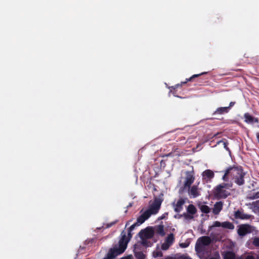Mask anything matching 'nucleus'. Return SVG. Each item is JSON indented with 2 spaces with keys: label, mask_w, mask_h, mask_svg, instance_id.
<instances>
[{
  "label": "nucleus",
  "mask_w": 259,
  "mask_h": 259,
  "mask_svg": "<svg viewBox=\"0 0 259 259\" xmlns=\"http://www.w3.org/2000/svg\"><path fill=\"white\" fill-rule=\"evenodd\" d=\"M186 180L184 183L185 187L190 188L191 184L194 182L195 178L193 175V171H187Z\"/></svg>",
  "instance_id": "nucleus-10"
},
{
  "label": "nucleus",
  "mask_w": 259,
  "mask_h": 259,
  "mask_svg": "<svg viewBox=\"0 0 259 259\" xmlns=\"http://www.w3.org/2000/svg\"><path fill=\"white\" fill-rule=\"evenodd\" d=\"M253 245L256 247H259V237H256L253 241Z\"/></svg>",
  "instance_id": "nucleus-31"
},
{
  "label": "nucleus",
  "mask_w": 259,
  "mask_h": 259,
  "mask_svg": "<svg viewBox=\"0 0 259 259\" xmlns=\"http://www.w3.org/2000/svg\"><path fill=\"white\" fill-rule=\"evenodd\" d=\"M237 259H244L242 257H238ZM245 259H254V257L252 255H247Z\"/></svg>",
  "instance_id": "nucleus-34"
},
{
  "label": "nucleus",
  "mask_w": 259,
  "mask_h": 259,
  "mask_svg": "<svg viewBox=\"0 0 259 259\" xmlns=\"http://www.w3.org/2000/svg\"><path fill=\"white\" fill-rule=\"evenodd\" d=\"M231 176V172H230V168L229 167L228 168L224 174V175L223 177V180L225 181H228V177Z\"/></svg>",
  "instance_id": "nucleus-24"
},
{
  "label": "nucleus",
  "mask_w": 259,
  "mask_h": 259,
  "mask_svg": "<svg viewBox=\"0 0 259 259\" xmlns=\"http://www.w3.org/2000/svg\"><path fill=\"white\" fill-rule=\"evenodd\" d=\"M202 175L203 179L205 180L206 182L210 181L214 177L213 172L210 169H206L204 170Z\"/></svg>",
  "instance_id": "nucleus-13"
},
{
  "label": "nucleus",
  "mask_w": 259,
  "mask_h": 259,
  "mask_svg": "<svg viewBox=\"0 0 259 259\" xmlns=\"http://www.w3.org/2000/svg\"><path fill=\"white\" fill-rule=\"evenodd\" d=\"M213 227H222L223 228L233 230L234 229V225L233 223L229 222H224L221 223L219 221H215L212 225Z\"/></svg>",
  "instance_id": "nucleus-8"
},
{
  "label": "nucleus",
  "mask_w": 259,
  "mask_h": 259,
  "mask_svg": "<svg viewBox=\"0 0 259 259\" xmlns=\"http://www.w3.org/2000/svg\"><path fill=\"white\" fill-rule=\"evenodd\" d=\"M130 221H128L125 225V227H127L130 224Z\"/></svg>",
  "instance_id": "nucleus-41"
},
{
  "label": "nucleus",
  "mask_w": 259,
  "mask_h": 259,
  "mask_svg": "<svg viewBox=\"0 0 259 259\" xmlns=\"http://www.w3.org/2000/svg\"><path fill=\"white\" fill-rule=\"evenodd\" d=\"M234 216L235 219L240 220H249L253 217L252 215L245 213L239 210L235 211Z\"/></svg>",
  "instance_id": "nucleus-11"
},
{
  "label": "nucleus",
  "mask_w": 259,
  "mask_h": 259,
  "mask_svg": "<svg viewBox=\"0 0 259 259\" xmlns=\"http://www.w3.org/2000/svg\"><path fill=\"white\" fill-rule=\"evenodd\" d=\"M209 259H220V257L219 255H218L215 257H211L209 258Z\"/></svg>",
  "instance_id": "nucleus-40"
},
{
  "label": "nucleus",
  "mask_w": 259,
  "mask_h": 259,
  "mask_svg": "<svg viewBox=\"0 0 259 259\" xmlns=\"http://www.w3.org/2000/svg\"><path fill=\"white\" fill-rule=\"evenodd\" d=\"M153 256L155 258L162 257L163 256V253L160 250H156L153 252Z\"/></svg>",
  "instance_id": "nucleus-27"
},
{
  "label": "nucleus",
  "mask_w": 259,
  "mask_h": 259,
  "mask_svg": "<svg viewBox=\"0 0 259 259\" xmlns=\"http://www.w3.org/2000/svg\"><path fill=\"white\" fill-rule=\"evenodd\" d=\"M237 233L239 236L243 237L253 231V227L249 224H241L238 226Z\"/></svg>",
  "instance_id": "nucleus-4"
},
{
  "label": "nucleus",
  "mask_w": 259,
  "mask_h": 259,
  "mask_svg": "<svg viewBox=\"0 0 259 259\" xmlns=\"http://www.w3.org/2000/svg\"><path fill=\"white\" fill-rule=\"evenodd\" d=\"M180 217H183L185 218V219L187 220H192L194 219V216L188 213L187 212V213L184 212L183 213V214H181Z\"/></svg>",
  "instance_id": "nucleus-26"
},
{
  "label": "nucleus",
  "mask_w": 259,
  "mask_h": 259,
  "mask_svg": "<svg viewBox=\"0 0 259 259\" xmlns=\"http://www.w3.org/2000/svg\"><path fill=\"white\" fill-rule=\"evenodd\" d=\"M211 243V240L208 236H202L198 238L197 240L195 249L197 251H199L201 249L202 246H208Z\"/></svg>",
  "instance_id": "nucleus-6"
},
{
  "label": "nucleus",
  "mask_w": 259,
  "mask_h": 259,
  "mask_svg": "<svg viewBox=\"0 0 259 259\" xmlns=\"http://www.w3.org/2000/svg\"><path fill=\"white\" fill-rule=\"evenodd\" d=\"M224 259H235V253L230 251H227L224 256Z\"/></svg>",
  "instance_id": "nucleus-19"
},
{
  "label": "nucleus",
  "mask_w": 259,
  "mask_h": 259,
  "mask_svg": "<svg viewBox=\"0 0 259 259\" xmlns=\"http://www.w3.org/2000/svg\"><path fill=\"white\" fill-rule=\"evenodd\" d=\"M206 73H207V72H203V73L198 74H194V75H192L191 77H190L189 79H187V81H191V80H192V79L193 78L197 77L199 76L200 75H201L204 74H206Z\"/></svg>",
  "instance_id": "nucleus-30"
},
{
  "label": "nucleus",
  "mask_w": 259,
  "mask_h": 259,
  "mask_svg": "<svg viewBox=\"0 0 259 259\" xmlns=\"http://www.w3.org/2000/svg\"><path fill=\"white\" fill-rule=\"evenodd\" d=\"M163 201V199L160 197H155L152 204L150 205L149 209L147 211H149L150 213L152 214H156L160 208L161 204Z\"/></svg>",
  "instance_id": "nucleus-5"
},
{
  "label": "nucleus",
  "mask_w": 259,
  "mask_h": 259,
  "mask_svg": "<svg viewBox=\"0 0 259 259\" xmlns=\"http://www.w3.org/2000/svg\"><path fill=\"white\" fill-rule=\"evenodd\" d=\"M223 142V144H224V148L227 149V150H229V148L228 147L227 145H228V143L226 142H223V141H219L218 143H219L220 142Z\"/></svg>",
  "instance_id": "nucleus-36"
},
{
  "label": "nucleus",
  "mask_w": 259,
  "mask_h": 259,
  "mask_svg": "<svg viewBox=\"0 0 259 259\" xmlns=\"http://www.w3.org/2000/svg\"><path fill=\"white\" fill-rule=\"evenodd\" d=\"M223 203L221 201L217 202L214 205L212 212L214 214H218L222 209Z\"/></svg>",
  "instance_id": "nucleus-16"
},
{
  "label": "nucleus",
  "mask_w": 259,
  "mask_h": 259,
  "mask_svg": "<svg viewBox=\"0 0 259 259\" xmlns=\"http://www.w3.org/2000/svg\"><path fill=\"white\" fill-rule=\"evenodd\" d=\"M244 122L247 123H257L258 120L257 118H255L251 116L249 113H245L244 114Z\"/></svg>",
  "instance_id": "nucleus-14"
},
{
  "label": "nucleus",
  "mask_w": 259,
  "mask_h": 259,
  "mask_svg": "<svg viewBox=\"0 0 259 259\" xmlns=\"http://www.w3.org/2000/svg\"><path fill=\"white\" fill-rule=\"evenodd\" d=\"M132 237V232H128V234H127V238H129L130 240L131 239V238Z\"/></svg>",
  "instance_id": "nucleus-38"
},
{
  "label": "nucleus",
  "mask_w": 259,
  "mask_h": 259,
  "mask_svg": "<svg viewBox=\"0 0 259 259\" xmlns=\"http://www.w3.org/2000/svg\"><path fill=\"white\" fill-rule=\"evenodd\" d=\"M174 236L173 234H170L168 235L165 239V242L170 245H171L174 241Z\"/></svg>",
  "instance_id": "nucleus-23"
},
{
  "label": "nucleus",
  "mask_w": 259,
  "mask_h": 259,
  "mask_svg": "<svg viewBox=\"0 0 259 259\" xmlns=\"http://www.w3.org/2000/svg\"><path fill=\"white\" fill-rule=\"evenodd\" d=\"M231 177L234 182L239 186L244 184V178L245 173L241 166L230 167Z\"/></svg>",
  "instance_id": "nucleus-2"
},
{
  "label": "nucleus",
  "mask_w": 259,
  "mask_h": 259,
  "mask_svg": "<svg viewBox=\"0 0 259 259\" xmlns=\"http://www.w3.org/2000/svg\"><path fill=\"white\" fill-rule=\"evenodd\" d=\"M190 194L195 198L198 196L200 194L198 190V187L196 185L193 186L190 190Z\"/></svg>",
  "instance_id": "nucleus-17"
},
{
  "label": "nucleus",
  "mask_w": 259,
  "mask_h": 259,
  "mask_svg": "<svg viewBox=\"0 0 259 259\" xmlns=\"http://www.w3.org/2000/svg\"><path fill=\"white\" fill-rule=\"evenodd\" d=\"M139 235L141 238H142V236H143L146 239H151L153 237L154 232L152 228H147L144 230H142L139 232Z\"/></svg>",
  "instance_id": "nucleus-7"
},
{
  "label": "nucleus",
  "mask_w": 259,
  "mask_h": 259,
  "mask_svg": "<svg viewBox=\"0 0 259 259\" xmlns=\"http://www.w3.org/2000/svg\"><path fill=\"white\" fill-rule=\"evenodd\" d=\"M185 203V200L183 198H180L176 203L174 202L171 205L174 209V210L176 212H181L183 208V205Z\"/></svg>",
  "instance_id": "nucleus-9"
},
{
  "label": "nucleus",
  "mask_w": 259,
  "mask_h": 259,
  "mask_svg": "<svg viewBox=\"0 0 259 259\" xmlns=\"http://www.w3.org/2000/svg\"><path fill=\"white\" fill-rule=\"evenodd\" d=\"M227 185V184L223 183L217 186L214 191L215 197L219 199L226 198L230 195V193L225 189Z\"/></svg>",
  "instance_id": "nucleus-3"
},
{
  "label": "nucleus",
  "mask_w": 259,
  "mask_h": 259,
  "mask_svg": "<svg viewBox=\"0 0 259 259\" xmlns=\"http://www.w3.org/2000/svg\"><path fill=\"white\" fill-rule=\"evenodd\" d=\"M188 244H186V243H181L180 244V246L181 247H183V248H185V247H187L188 246Z\"/></svg>",
  "instance_id": "nucleus-39"
},
{
  "label": "nucleus",
  "mask_w": 259,
  "mask_h": 259,
  "mask_svg": "<svg viewBox=\"0 0 259 259\" xmlns=\"http://www.w3.org/2000/svg\"><path fill=\"white\" fill-rule=\"evenodd\" d=\"M156 231L157 233L161 235V236H164L165 235L163 225H160L158 226L156 229Z\"/></svg>",
  "instance_id": "nucleus-22"
},
{
  "label": "nucleus",
  "mask_w": 259,
  "mask_h": 259,
  "mask_svg": "<svg viewBox=\"0 0 259 259\" xmlns=\"http://www.w3.org/2000/svg\"><path fill=\"white\" fill-rule=\"evenodd\" d=\"M118 220H116L114 222H111L110 223H108L106 224V228H110L112 226L114 225L115 224H116L117 222H118Z\"/></svg>",
  "instance_id": "nucleus-33"
},
{
  "label": "nucleus",
  "mask_w": 259,
  "mask_h": 259,
  "mask_svg": "<svg viewBox=\"0 0 259 259\" xmlns=\"http://www.w3.org/2000/svg\"><path fill=\"white\" fill-rule=\"evenodd\" d=\"M168 215V213L167 212H165L164 213H163L161 216H160L159 218V220H163V219H164L166 216Z\"/></svg>",
  "instance_id": "nucleus-35"
},
{
  "label": "nucleus",
  "mask_w": 259,
  "mask_h": 259,
  "mask_svg": "<svg viewBox=\"0 0 259 259\" xmlns=\"http://www.w3.org/2000/svg\"><path fill=\"white\" fill-rule=\"evenodd\" d=\"M187 81L183 82V83H186Z\"/></svg>",
  "instance_id": "nucleus-43"
},
{
  "label": "nucleus",
  "mask_w": 259,
  "mask_h": 259,
  "mask_svg": "<svg viewBox=\"0 0 259 259\" xmlns=\"http://www.w3.org/2000/svg\"><path fill=\"white\" fill-rule=\"evenodd\" d=\"M199 208L200 210L205 213H208L210 212V209L208 206L206 205H201L199 206Z\"/></svg>",
  "instance_id": "nucleus-21"
},
{
  "label": "nucleus",
  "mask_w": 259,
  "mask_h": 259,
  "mask_svg": "<svg viewBox=\"0 0 259 259\" xmlns=\"http://www.w3.org/2000/svg\"><path fill=\"white\" fill-rule=\"evenodd\" d=\"M235 103H236L235 102H231L230 103L229 106L227 107H229V110H230L231 107H232L235 104Z\"/></svg>",
  "instance_id": "nucleus-37"
},
{
  "label": "nucleus",
  "mask_w": 259,
  "mask_h": 259,
  "mask_svg": "<svg viewBox=\"0 0 259 259\" xmlns=\"http://www.w3.org/2000/svg\"><path fill=\"white\" fill-rule=\"evenodd\" d=\"M151 215V213L149 211L146 210L142 214H141L137 219V224L140 225L142 224L146 220L148 219Z\"/></svg>",
  "instance_id": "nucleus-12"
},
{
  "label": "nucleus",
  "mask_w": 259,
  "mask_h": 259,
  "mask_svg": "<svg viewBox=\"0 0 259 259\" xmlns=\"http://www.w3.org/2000/svg\"><path fill=\"white\" fill-rule=\"evenodd\" d=\"M129 241L130 239L126 237L125 233L122 231L121 238L119 241L118 247H114L111 248L108 252L107 256L103 259H113L118 255L122 253L126 249Z\"/></svg>",
  "instance_id": "nucleus-1"
},
{
  "label": "nucleus",
  "mask_w": 259,
  "mask_h": 259,
  "mask_svg": "<svg viewBox=\"0 0 259 259\" xmlns=\"http://www.w3.org/2000/svg\"><path fill=\"white\" fill-rule=\"evenodd\" d=\"M138 226H140V225L139 224H137V222H136L129 228L128 232H132L135 229V227Z\"/></svg>",
  "instance_id": "nucleus-32"
},
{
  "label": "nucleus",
  "mask_w": 259,
  "mask_h": 259,
  "mask_svg": "<svg viewBox=\"0 0 259 259\" xmlns=\"http://www.w3.org/2000/svg\"><path fill=\"white\" fill-rule=\"evenodd\" d=\"M248 198L251 200L259 198V191L256 192L253 190L249 194Z\"/></svg>",
  "instance_id": "nucleus-20"
},
{
  "label": "nucleus",
  "mask_w": 259,
  "mask_h": 259,
  "mask_svg": "<svg viewBox=\"0 0 259 259\" xmlns=\"http://www.w3.org/2000/svg\"><path fill=\"white\" fill-rule=\"evenodd\" d=\"M135 256L137 258V259H145V254L141 251L135 252Z\"/></svg>",
  "instance_id": "nucleus-25"
},
{
  "label": "nucleus",
  "mask_w": 259,
  "mask_h": 259,
  "mask_svg": "<svg viewBox=\"0 0 259 259\" xmlns=\"http://www.w3.org/2000/svg\"><path fill=\"white\" fill-rule=\"evenodd\" d=\"M187 212L194 216L197 212V209L193 204H189L187 208Z\"/></svg>",
  "instance_id": "nucleus-18"
},
{
  "label": "nucleus",
  "mask_w": 259,
  "mask_h": 259,
  "mask_svg": "<svg viewBox=\"0 0 259 259\" xmlns=\"http://www.w3.org/2000/svg\"><path fill=\"white\" fill-rule=\"evenodd\" d=\"M229 112V107H221L218 108L213 113V115L218 114L222 115L227 113Z\"/></svg>",
  "instance_id": "nucleus-15"
},
{
  "label": "nucleus",
  "mask_w": 259,
  "mask_h": 259,
  "mask_svg": "<svg viewBox=\"0 0 259 259\" xmlns=\"http://www.w3.org/2000/svg\"><path fill=\"white\" fill-rule=\"evenodd\" d=\"M170 155H171V153H168V154L167 155V156H169Z\"/></svg>",
  "instance_id": "nucleus-42"
},
{
  "label": "nucleus",
  "mask_w": 259,
  "mask_h": 259,
  "mask_svg": "<svg viewBox=\"0 0 259 259\" xmlns=\"http://www.w3.org/2000/svg\"><path fill=\"white\" fill-rule=\"evenodd\" d=\"M171 245L169 244L168 243H167V242H166L165 241L161 245V249L163 250H166L167 249H168L169 247V246H170Z\"/></svg>",
  "instance_id": "nucleus-29"
},
{
  "label": "nucleus",
  "mask_w": 259,
  "mask_h": 259,
  "mask_svg": "<svg viewBox=\"0 0 259 259\" xmlns=\"http://www.w3.org/2000/svg\"><path fill=\"white\" fill-rule=\"evenodd\" d=\"M142 239V241L141 243L144 246H149V243H150L149 241L147 240L148 239H146L143 236H142V238H141Z\"/></svg>",
  "instance_id": "nucleus-28"
}]
</instances>
